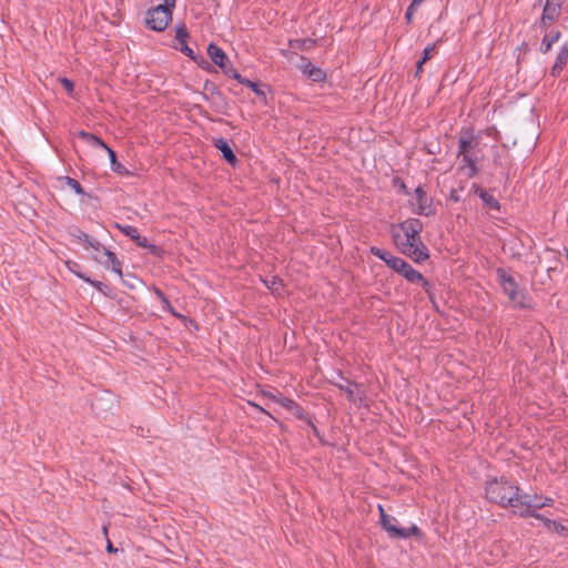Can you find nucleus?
I'll return each instance as SVG.
<instances>
[{
  "label": "nucleus",
  "mask_w": 568,
  "mask_h": 568,
  "mask_svg": "<svg viewBox=\"0 0 568 568\" xmlns=\"http://www.w3.org/2000/svg\"><path fill=\"white\" fill-rule=\"evenodd\" d=\"M424 225L420 220L409 217L392 226V236L398 250L416 263H422L429 257L427 246L420 237Z\"/></svg>",
  "instance_id": "f257e3e1"
},
{
  "label": "nucleus",
  "mask_w": 568,
  "mask_h": 568,
  "mask_svg": "<svg viewBox=\"0 0 568 568\" xmlns=\"http://www.w3.org/2000/svg\"><path fill=\"white\" fill-rule=\"evenodd\" d=\"M486 498L499 505L503 508H510V504L516 501L518 486L510 483L507 478H494L486 485Z\"/></svg>",
  "instance_id": "f03ea898"
},
{
  "label": "nucleus",
  "mask_w": 568,
  "mask_h": 568,
  "mask_svg": "<svg viewBox=\"0 0 568 568\" xmlns=\"http://www.w3.org/2000/svg\"><path fill=\"white\" fill-rule=\"evenodd\" d=\"M496 274L498 283L515 308H532L531 298L528 297L524 288H519L517 282L510 274H508L504 268H497Z\"/></svg>",
  "instance_id": "7ed1b4c3"
},
{
  "label": "nucleus",
  "mask_w": 568,
  "mask_h": 568,
  "mask_svg": "<svg viewBox=\"0 0 568 568\" xmlns=\"http://www.w3.org/2000/svg\"><path fill=\"white\" fill-rule=\"evenodd\" d=\"M371 253L385 262L387 266L404 276L408 282L415 283L422 280V273L416 271L402 257L395 256L390 252L376 246L371 247Z\"/></svg>",
  "instance_id": "20e7f679"
},
{
  "label": "nucleus",
  "mask_w": 568,
  "mask_h": 568,
  "mask_svg": "<svg viewBox=\"0 0 568 568\" xmlns=\"http://www.w3.org/2000/svg\"><path fill=\"white\" fill-rule=\"evenodd\" d=\"M176 2H163L154 8L149 9L143 22L150 30L162 32L172 21V12Z\"/></svg>",
  "instance_id": "39448f33"
},
{
  "label": "nucleus",
  "mask_w": 568,
  "mask_h": 568,
  "mask_svg": "<svg viewBox=\"0 0 568 568\" xmlns=\"http://www.w3.org/2000/svg\"><path fill=\"white\" fill-rule=\"evenodd\" d=\"M378 510L381 515V525L390 538L407 539L410 536L422 537V531L416 525H412L408 528L398 527L397 519L387 515L381 505L378 506Z\"/></svg>",
  "instance_id": "423d86ee"
},
{
  "label": "nucleus",
  "mask_w": 568,
  "mask_h": 568,
  "mask_svg": "<svg viewBox=\"0 0 568 568\" xmlns=\"http://www.w3.org/2000/svg\"><path fill=\"white\" fill-rule=\"evenodd\" d=\"M515 499L516 501H514V504H510V508L513 509V513L515 515L523 518H526L527 515L530 514V509L542 508V504H536V494H525L520 490L519 487Z\"/></svg>",
  "instance_id": "0eeeda50"
},
{
  "label": "nucleus",
  "mask_w": 568,
  "mask_h": 568,
  "mask_svg": "<svg viewBox=\"0 0 568 568\" xmlns=\"http://www.w3.org/2000/svg\"><path fill=\"white\" fill-rule=\"evenodd\" d=\"M414 196L416 202L413 205H416L413 209V212L417 215L424 216H433L436 213L435 206L433 204V199L426 194V191L423 186H417L414 191Z\"/></svg>",
  "instance_id": "6e6552de"
},
{
  "label": "nucleus",
  "mask_w": 568,
  "mask_h": 568,
  "mask_svg": "<svg viewBox=\"0 0 568 568\" xmlns=\"http://www.w3.org/2000/svg\"><path fill=\"white\" fill-rule=\"evenodd\" d=\"M187 38H189V31L185 27V24L176 26L175 28V40L178 41V44L174 45V48L179 51H181L183 54L192 59L193 61H196V55L192 48L187 45Z\"/></svg>",
  "instance_id": "1a4fd4ad"
},
{
  "label": "nucleus",
  "mask_w": 568,
  "mask_h": 568,
  "mask_svg": "<svg viewBox=\"0 0 568 568\" xmlns=\"http://www.w3.org/2000/svg\"><path fill=\"white\" fill-rule=\"evenodd\" d=\"M561 13L560 2H545L542 14L540 17V26L548 29L549 26L558 19Z\"/></svg>",
  "instance_id": "9d476101"
},
{
  "label": "nucleus",
  "mask_w": 568,
  "mask_h": 568,
  "mask_svg": "<svg viewBox=\"0 0 568 568\" xmlns=\"http://www.w3.org/2000/svg\"><path fill=\"white\" fill-rule=\"evenodd\" d=\"M93 258L98 263L103 264L106 267H111L114 273H116L119 276H122L121 262L112 251L103 248V255L100 256L97 254L93 256Z\"/></svg>",
  "instance_id": "9b49d317"
},
{
  "label": "nucleus",
  "mask_w": 568,
  "mask_h": 568,
  "mask_svg": "<svg viewBox=\"0 0 568 568\" xmlns=\"http://www.w3.org/2000/svg\"><path fill=\"white\" fill-rule=\"evenodd\" d=\"M341 390L345 392L346 397L352 403H362L363 400V392L359 390V385L356 383H352L346 381V384L339 383L335 384Z\"/></svg>",
  "instance_id": "f8f14e48"
},
{
  "label": "nucleus",
  "mask_w": 568,
  "mask_h": 568,
  "mask_svg": "<svg viewBox=\"0 0 568 568\" xmlns=\"http://www.w3.org/2000/svg\"><path fill=\"white\" fill-rule=\"evenodd\" d=\"M303 64L301 65L302 72L312 79L314 82H322L325 80V73L317 67L313 65L310 60L302 57Z\"/></svg>",
  "instance_id": "ddd939ff"
},
{
  "label": "nucleus",
  "mask_w": 568,
  "mask_h": 568,
  "mask_svg": "<svg viewBox=\"0 0 568 568\" xmlns=\"http://www.w3.org/2000/svg\"><path fill=\"white\" fill-rule=\"evenodd\" d=\"M214 146L220 150L223 154L224 160L234 165L237 161L235 153L230 146L229 142L224 138L216 139L214 141Z\"/></svg>",
  "instance_id": "4468645a"
},
{
  "label": "nucleus",
  "mask_w": 568,
  "mask_h": 568,
  "mask_svg": "<svg viewBox=\"0 0 568 568\" xmlns=\"http://www.w3.org/2000/svg\"><path fill=\"white\" fill-rule=\"evenodd\" d=\"M207 55L217 67H224V63L229 62L225 52L214 43L207 45Z\"/></svg>",
  "instance_id": "2eb2a0df"
},
{
  "label": "nucleus",
  "mask_w": 568,
  "mask_h": 568,
  "mask_svg": "<svg viewBox=\"0 0 568 568\" xmlns=\"http://www.w3.org/2000/svg\"><path fill=\"white\" fill-rule=\"evenodd\" d=\"M567 62H568V43H565L561 45V48L557 54L555 64L551 69V74L554 77H557L562 71V69L567 64Z\"/></svg>",
  "instance_id": "dca6fc26"
},
{
  "label": "nucleus",
  "mask_w": 568,
  "mask_h": 568,
  "mask_svg": "<svg viewBox=\"0 0 568 568\" xmlns=\"http://www.w3.org/2000/svg\"><path fill=\"white\" fill-rule=\"evenodd\" d=\"M561 37L560 31H552L550 33H546L542 38L541 44H540V52L547 53L554 43H556Z\"/></svg>",
  "instance_id": "f3484780"
},
{
  "label": "nucleus",
  "mask_w": 568,
  "mask_h": 568,
  "mask_svg": "<svg viewBox=\"0 0 568 568\" xmlns=\"http://www.w3.org/2000/svg\"><path fill=\"white\" fill-rule=\"evenodd\" d=\"M79 138H81L85 143L90 144L93 148H102L104 150L109 148L100 138L92 133L80 131Z\"/></svg>",
  "instance_id": "a211bd4d"
},
{
  "label": "nucleus",
  "mask_w": 568,
  "mask_h": 568,
  "mask_svg": "<svg viewBox=\"0 0 568 568\" xmlns=\"http://www.w3.org/2000/svg\"><path fill=\"white\" fill-rule=\"evenodd\" d=\"M204 90L205 93L203 97L205 100L212 101L213 103H216L217 100H222V93L214 83L206 82L204 85Z\"/></svg>",
  "instance_id": "6ab92c4d"
},
{
  "label": "nucleus",
  "mask_w": 568,
  "mask_h": 568,
  "mask_svg": "<svg viewBox=\"0 0 568 568\" xmlns=\"http://www.w3.org/2000/svg\"><path fill=\"white\" fill-rule=\"evenodd\" d=\"M478 195L479 197L481 199V201L484 202V204L489 209V210H494V211H499L500 210V204L499 202L497 201V199L490 194L489 192H487L486 190H480L478 192Z\"/></svg>",
  "instance_id": "aec40b11"
},
{
  "label": "nucleus",
  "mask_w": 568,
  "mask_h": 568,
  "mask_svg": "<svg viewBox=\"0 0 568 568\" xmlns=\"http://www.w3.org/2000/svg\"><path fill=\"white\" fill-rule=\"evenodd\" d=\"M290 48L293 50H310L314 47L315 41L312 39H294L288 42Z\"/></svg>",
  "instance_id": "412c9836"
},
{
  "label": "nucleus",
  "mask_w": 568,
  "mask_h": 568,
  "mask_svg": "<svg viewBox=\"0 0 568 568\" xmlns=\"http://www.w3.org/2000/svg\"><path fill=\"white\" fill-rule=\"evenodd\" d=\"M471 148H473L471 133H469L467 135H462L458 141V156H460V154L470 153Z\"/></svg>",
  "instance_id": "4be33fe9"
},
{
  "label": "nucleus",
  "mask_w": 568,
  "mask_h": 568,
  "mask_svg": "<svg viewBox=\"0 0 568 568\" xmlns=\"http://www.w3.org/2000/svg\"><path fill=\"white\" fill-rule=\"evenodd\" d=\"M105 151L109 154L112 171L119 174L126 173V169L120 162H118L115 152L111 148H108Z\"/></svg>",
  "instance_id": "5701e85b"
},
{
  "label": "nucleus",
  "mask_w": 568,
  "mask_h": 568,
  "mask_svg": "<svg viewBox=\"0 0 568 568\" xmlns=\"http://www.w3.org/2000/svg\"><path fill=\"white\" fill-rule=\"evenodd\" d=\"M263 282L273 293L280 294V290L283 287V282L278 276H271L270 278H265Z\"/></svg>",
  "instance_id": "b1692460"
},
{
  "label": "nucleus",
  "mask_w": 568,
  "mask_h": 568,
  "mask_svg": "<svg viewBox=\"0 0 568 568\" xmlns=\"http://www.w3.org/2000/svg\"><path fill=\"white\" fill-rule=\"evenodd\" d=\"M298 419L306 422L308 425L313 427L314 430H316V427L314 426L311 416L304 410L302 406L298 404L295 405V408L291 410Z\"/></svg>",
  "instance_id": "393cba45"
},
{
  "label": "nucleus",
  "mask_w": 568,
  "mask_h": 568,
  "mask_svg": "<svg viewBox=\"0 0 568 568\" xmlns=\"http://www.w3.org/2000/svg\"><path fill=\"white\" fill-rule=\"evenodd\" d=\"M116 227L126 236H129L131 240L135 241L139 240V231L136 227L132 225H116Z\"/></svg>",
  "instance_id": "a878e982"
},
{
  "label": "nucleus",
  "mask_w": 568,
  "mask_h": 568,
  "mask_svg": "<svg viewBox=\"0 0 568 568\" xmlns=\"http://www.w3.org/2000/svg\"><path fill=\"white\" fill-rule=\"evenodd\" d=\"M136 243V245H139L140 247H144V248H149L150 252L154 255H158L159 252H160V248L153 244H151L149 242V240L146 237H143L139 234V240H135L134 241Z\"/></svg>",
  "instance_id": "bb28decb"
},
{
  "label": "nucleus",
  "mask_w": 568,
  "mask_h": 568,
  "mask_svg": "<svg viewBox=\"0 0 568 568\" xmlns=\"http://www.w3.org/2000/svg\"><path fill=\"white\" fill-rule=\"evenodd\" d=\"M546 527L548 529H551V530H555L556 532L560 534V535H565L567 536L568 535V527L555 521V520H547L546 521Z\"/></svg>",
  "instance_id": "cd10ccee"
},
{
  "label": "nucleus",
  "mask_w": 568,
  "mask_h": 568,
  "mask_svg": "<svg viewBox=\"0 0 568 568\" xmlns=\"http://www.w3.org/2000/svg\"><path fill=\"white\" fill-rule=\"evenodd\" d=\"M460 156L465 165H467L470 169V175L475 174L477 172L475 158H473L470 153L460 154Z\"/></svg>",
  "instance_id": "c85d7f7f"
},
{
  "label": "nucleus",
  "mask_w": 568,
  "mask_h": 568,
  "mask_svg": "<svg viewBox=\"0 0 568 568\" xmlns=\"http://www.w3.org/2000/svg\"><path fill=\"white\" fill-rule=\"evenodd\" d=\"M65 266H67V268H68L71 273H73L74 275H77L79 278H81V280H83V281H84V278L87 277L84 274H82V273L80 272L81 266H80V264H79V263H77V262H74V261H67V262H65Z\"/></svg>",
  "instance_id": "c756f323"
},
{
  "label": "nucleus",
  "mask_w": 568,
  "mask_h": 568,
  "mask_svg": "<svg viewBox=\"0 0 568 568\" xmlns=\"http://www.w3.org/2000/svg\"><path fill=\"white\" fill-rule=\"evenodd\" d=\"M64 179H65L67 184H68V185H69V186H70V187H71V189L77 193V194H81V195H82V194H84V190H83V187L81 186V184H80L77 180H74V179H72V178H69V176H65Z\"/></svg>",
  "instance_id": "7c9ffc66"
},
{
  "label": "nucleus",
  "mask_w": 568,
  "mask_h": 568,
  "mask_svg": "<svg viewBox=\"0 0 568 568\" xmlns=\"http://www.w3.org/2000/svg\"><path fill=\"white\" fill-rule=\"evenodd\" d=\"M416 283H419L422 285V287L424 288L425 293L428 295V297L430 300H433V297H434L433 284L429 281H427L423 275H422V280L417 281Z\"/></svg>",
  "instance_id": "2f4dec72"
},
{
  "label": "nucleus",
  "mask_w": 568,
  "mask_h": 568,
  "mask_svg": "<svg viewBox=\"0 0 568 568\" xmlns=\"http://www.w3.org/2000/svg\"><path fill=\"white\" fill-rule=\"evenodd\" d=\"M59 82L61 83V85L64 88V90L67 91V93L69 95H72L73 93V90H74V84L73 82L68 79V78H59Z\"/></svg>",
  "instance_id": "473e14b6"
},
{
  "label": "nucleus",
  "mask_w": 568,
  "mask_h": 568,
  "mask_svg": "<svg viewBox=\"0 0 568 568\" xmlns=\"http://www.w3.org/2000/svg\"><path fill=\"white\" fill-rule=\"evenodd\" d=\"M277 403L288 410H293L295 408V405L297 404L296 402L287 397L278 398Z\"/></svg>",
  "instance_id": "72a5a7b5"
},
{
  "label": "nucleus",
  "mask_w": 568,
  "mask_h": 568,
  "mask_svg": "<svg viewBox=\"0 0 568 568\" xmlns=\"http://www.w3.org/2000/svg\"><path fill=\"white\" fill-rule=\"evenodd\" d=\"M435 49H436V43L428 44L423 51L422 59L427 62L433 57Z\"/></svg>",
  "instance_id": "f704fd0d"
},
{
  "label": "nucleus",
  "mask_w": 568,
  "mask_h": 568,
  "mask_svg": "<svg viewBox=\"0 0 568 568\" xmlns=\"http://www.w3.org/2000/svg\"><path fill=\"white\" fill-rule=\"evenodd\" d=\"M243 85H246L247 88H250L255 94L257 95H264V91H262L257 83L246 79L245 81H243Z\"/></svg>",
  "instance_id": "c9c22d12"
},
{
  "label": "nucleus",
  "mask_w": 568,
  "mask_h": 568,
  "mask_svg": "<svg viewBox=\"0 0 568 568\" xmlns=\"http://www.w3.org/2000/svg\"><path fill=\"white\" fill-rule=\"evenodd\" d=\"M103 400H105V402H108V403H110V404H111L110 408L114 405V402H115V400H114V397H113V395H112V394H106L105 398H104V397L95 398V399H94V402H93V404H92V406H93L95 409H98L100 402H103Z\"/></svg>",
  "instance_id": "e433bc0d"
},
{
  "label": "nucleus",
  "mask_w": 568,
  "mask_h": 568,
  "mask_svg": "<svg viewBox=\"0 0 568 568\" xmlns=\"http://www.w3.org/2000/svg\"><path fill=\"white\" fill-rule=\"evenodd\" d=\"M422 2H410V6L407 8L406 10V13H405V18L407 20V22H412V19H413V16L416 11V8L418 4H420Z\"/></svg>",
  "instance_id": "4c0bfd02"
},
{
  "label": "nucleus",
  "mask_w": 568,
  "mask_h": 568,
  "mask_svg": "<svg viewBox=\"0 0 568 568\" xmlns=\"http://www.w3.org/2000/svg\"><path fill=\"white\" fill-rule=\"evenodd\" d=\"M84 281L91 284L94 288H97L100 292L104 293V290L106 288V286L102 282L91 280L90 277H85Z\"/></svg>",
  "instance_id": "58836bf2"
},
{
  "label": "nucleus",
  "mask_w": 568,
  "mask_h": 568,
  "mask_svg": "<svg viewBox=\"0 0 568 568\" xmlns=\"http://www.w3.org/2000/svg\"><path fill=\"white\" fill-rule=\"evenodd\" d=\"M536 504H542V508H544V507L552 506L554 499L550 497H542V496L536 495Z\"/></svg>",
  "instance_id": "ea45409f"
},
{
  "label": "nucleus",
  "mask_w": 568,
  "mask_h": 568,
  "mask_svg": "<svg viewBox=\"0 0 568 568\" xmlns=\"http://www.w3.org/2000/svg\"><path fill=\"white\" fill-rule=\"evenodd\" d=\"M536 509L537 508L530 509V514H528L527 517H534V518H536L538 520H541L544 523V525L546 526V521L550 520V519L545 517V516H542L541 514L536 513Z\"/></svg>",
  "instance_id": "a19ab883"
},
{
  "label": "nucleus",
  "mask_w": 568,
  "mask_h": 568,
  "mask_svg": "<svg viewBox=\"0 0 568 568\" xmlns=\"http://www.w3.org/2000/svg\"><path fill=\"white\" fill-rule=\"evenodd\" d=\"M90 247H92L97 253H101L103 255V248H105L100 242L98 241H90L88 243Z\"/></svg>",
  "instance_id": "79ce46f5"
},
{
  "label": "nucleus",
  "mask_w": 568,
  "mask_h": 568,
  "mask_svg": "<svg viewBox=\"0 0 568 568\" xmlns=\"http://www.w3.org/2000/svg\"><path fill=\"white\" fill-rule=\"evenodd\" d=\"M220 68L222 69V71L224 72V74H226V75H227V77H230V78H231L232 73H233L234 71H236V70L233 68V65H232V63H231L230 61H229V62H225V63H224V67H220Z\"/></svg>",
  "instance_id": "37998d69"
},
{
  "label": "nucleus",
  "mask_w": 568,
  "mask_h": 568,
  "mask_svg": "<svg viewBox=\"0 0 568 568\" xmlns=\"http://www.w3.org/2000/svg\"><path fill=\"white\" fill-rule=\"evenodd\" d=\"M74 236H75L79 241H81V242H83V243H85V244H88V243L91 241V240L89 239V235H88L87 233L82 232L81 230H78V231H77V234H74Z\"/></svg>",
  "instance_id": "c03bdc74"
},
{
  "label": "nucleus",
  "mask_w": 568,
  "mask_h": 568,
  "mask_svg": "<svg viewBox=\"0 0 568 568\" xmlns=\"http://www.w3.org/2000/svg\"><path fill=\"white\" fill-rule=\"evenodd\" d=\"M154 293L163 304L169 305V300L161 290L154 288Z\"/></svg>",
  "instance_id": "a18cd8bd"
},
{
  "label": "nucleus",
  "mask_w": 568,
  "mask_h": 568,
  "mask_svg": "<svg viewBox=\"0 0 568 568\" xmlns=\"http://www.w3.org/2000/svg\"><path fill=\"white\" fill-rule=\"evenodd\" d=\"M154 293L163 304L169 305V300L161 290L154 288Z\"/></svg>",
  "instance_id": "49530a36"
},
{
  "label": "nucleus",
  "mask_w": 568,
  "mask_h": 568,
  "mask_svg": "<svg viewBox=\"0 0 568 568\" xmlns=\"http://www.w3.org/2000/svg\"><path fill=\"white\" fill-rule=\"evenodd\" d=\"M232 79L236 80L239 83L243 84V81L246 80V78L242 77L237 71H234L231 75Z\"/></svg>",
  "instance_id": "de8ad7c7"
},
{
  "label": "nucleus",
  "mask_w": 568,
  "mask_h": 568,
  "mask_svg": "<svg viewBox=\"0 0 568 568\" xmlns=\"http://www.w3.org/2000/svg\"><path fill=\"white\" fill-rule=\"evenodd\" d=\"M163 310L169 311L175 317H181V315L173 310L170 302L169 305L163 304Z\"/></svg>",
  "instance_id": "09e8293b"
},
{
  "label": "nucleus",
  "mask_w": 568,
  "mask_h": 568,
  "mask_svg": "<svg viewBox=\"0 0 568 568\" xmlns=\"http://www.w3.org/2000/svg\"><path fill=\"white\" fill-rule=\"evenodd\" d=\"M424 63H426V61H424L423 59H420L417 63H416V73L415 75L418 77L419 73L423 71V65Z\"/></svg>",
  "instance_id": "8fccbe9b"
},
{
  "label": "nucleus",
  "mask_w": 568,
  "mask_h": 568,
  "mask_svg": "<svg viewBox=\"0 0 568 568\" xmlns=\"http://www.w3.org/2000/svg\"><path fill=\"white\" fill-rule=\"evenodd\" d=\"M106 550L109 552H116L118 551V549L113 547V545L111 544L110 540H108Z\"/></svg>",
  "instance_id": "3c124183"
},
{
  "label": "nucleus",
  "mask_w": 568,
  "mask_h": 568,
  "mask_svg": "<svg viewBox=\"0 0 568 568\" xmlns=\"http://www.w3.org/2000/svg\"><path fill=\"white\" fill-rule=\"evenodd\" d=\"M399 187H400V190H403L406 194L408 193V192H407V189H406V185H405V183H404V182H400V183H399Z\"/></svg>",
  "instance_id": "603ef678"
},
{
  "label": "nucleus",
  "mask_w": 568,
  "mask_h": 568,
  "mask_svg": "<svg viewBox=\"0 0 568 568\" xmlns=\"http://www.w3.org/2000/svg\"><path fill=\"white\" fill-rule=\"evenodd\" d=\"M565 256H566V258L568 261V248H565Z\"/></svg>",
  "instance_id": "864d4df0"
}]
</instances>
